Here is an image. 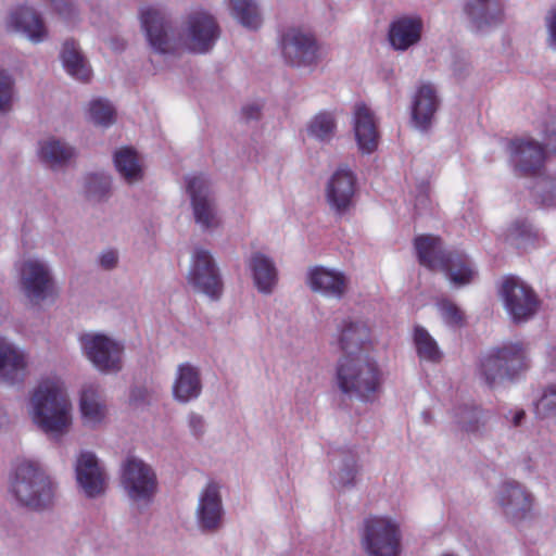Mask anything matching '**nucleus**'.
Returning a JSON list of instances; mask_svg holds the SVG:
<instances>
[{
	"label": "nucleus",
	"instance_id": "1",
	"mask_svg": "<svg viewBox=\"0 0 556 556\" xmlns=\"http://www.w3.org/2000/svg\"><path fill=\"white\" fill-rule=\"evenodd\" d=\"M139 17L149 46L160 54L180 51L204 54L220 36L215 17L203 10L188 13L178 30L173 28L169 14L162 8L142 7Z\"/></svg>",
	"mask_w": 556,
	"mask_h": 556
},
{
	"label": "nucleus",
	"instance_id": "2",
	"mask_svg": "<svg viewBox=\"0 0 556 556\" xmlns=\"http://www.w3.org/2000/svg\"><path fill=\"white\" fill-rule=\"evenodd\" d=\"M27 416L51 441H61L73 427V404L64 382L55 377L41 379L29 390Z\"/></svg>",
	"mask_w": 556,
	"mask_h": 556
},
{
	"label": "nucleus",
	"instance_id": "3",
	"mask_svg": "<svg viewBox=\"0 0 556 556\" xmlns=\"http://www.w3.org/2000/svg\"><path fill=\"white\" fill-rule=\"evenodd\" d=\"M12 492L20 504L41 510L52 504L54 486L39 463L23 460L16 466Z\"/></svg>",
	"mask_w": 556,
	"mask_h": 556
},
{
	"label": "nucleus",
	"instance_id": "4",
	"mask_svg": "<svg viewBox=\"0 0 556 556\" xmlns=\"http://www.w3.org/2000/svg\"><path fill=\"white\" fill-rule=\"evenodd\" d=\"M337 384L344 394L367 400L379 386L375 362L364 354L343 355L337 367Z\"/></svg>",
	"mask_w": 556,
	"mask_h": 556
},
{
	"label": "nucleus",
	"instance_id": "5",
	"mask_svg": "<svg viewBox=\"0 0 556 556\" xmlns=\"http://www.w3.org/2000/svg\"><path fill=\"white\" fill-rule=\"evenodd\" d=\"M419 263L430 270L444 271L451 283L464 287L471 283L478 271L465 254L447 251L442 245H417Z\"/></svg>",
	"mask_w": 556,
	"mask_h": 556
},
{
	"label": "nucleus",
	"instance_id": "6",
	"mask_svg": "<svg viewBox=\"0 0 556 556\" xmlns=\"http://www.w3.org/2000/svg\"><path fill=\"white\" fill-rule=\"evenodd\" d=\"M527 367V350L523 344L507 342L481 359L479 374L485 384L493 388L506 379L515 378Z\"/></svg>",
	"mask_w": 556,
	"mask_h": 556
},
{
	"label": "nucleus",
	"instance_id": "7",
	"mask_svg": "<svg viewBox=\"0 0 556 556\" xmlns=\"http://www.w3.org/2000/svg\"><path fill=\"white\" fill-rule=\"evenodd\" d=\"M18 289L33 305H39L53 295L54 278L49 263L38 256L23 257L16 265Z\"/></svg>",
	"mask_w": 556,
	"mask_h": 556
},
{
	"label": "nucleus",
	"instance_id": "8",
	"mask_svg": "<svg viewBox=\"0 0 556 556\" xmlns=\"http://www.w3.org/2000/svg\"><path fill=\"white\" fill-rule=\"evenodd\" d=\"M359 541L367 556H399L401 531L390 518L369 516L363 521Z\"/></svg>",
	"mask_w": 556,
	"mask_h": 556
},
{
	"label": "nucleus",
	"instance_id": "9",
	"mask_svg": "<svg viewBox=\"0 0 556 556\" xmlns=\"http://www.w3.org/2000/svg\"><path fill=\"white\" fill-rule=\"evenodd\" d=\"M186 280L194 292L211 300H218L223 294L224 282L219 267L211 251L203 245L192 250Z\"/></svg>",
	"mask_w": 556,
	"mask_h": 556
},
{
	"label": "nucleus",
	"instance_id": "10",
	"mask_svg": "<svg viewBox=\"0 0 556 556\" xmlns=\"http://www.w3.org/2000/svg\"><path fill=\"white\" fill-rule=\"evenodd\" d=\"M121 485L128 498L146 507L157 491V479L152 467L136 456H128L121 467Z\"/></svg>",
	"mask_w": 556,
	"mask_h": 556
},
{
	"label": "nucleus",
	"instance_id": "11",
	"mask_svg": "<svg viewBox=\"0 0 556 556\" xmlns=\"http://www.w3.org/2000/svg\"><path fill=\"white\" fill-rule=\"evenodd\" d=\"M500 295L515 324L528 321L538 312L540 301L535 292L518 277H506L502 282Z\"/></svg>",
	"mask_w": 556,
	"mask_h": 556
},
{
	"label": "nucleus",
	"instance_id": "12",
	"mask_svg": "<svg viewBox=\"0 0 556 556\" xmlns=\"http://www.w3.org/2000/svg\"><path fill=\"white\" fill-rule=\"evenodd\" d=\"M86 357L104 374H115L123 368L124 345L104 334L88 333L81 337Z\"/></svg>",
	"mask_w": 556,
	"mask_h": 556
},
{
	"label": "nucleus",
	"instance_id": "13",
	"mask_svg": "<svg viewBox=\"0 0 556 556\" xmlns=\"http://www.w3.org/2000/svg\"><path fill=\"white\" fill-rule=\"evenodd\" d=\"M281 55L293 67H307L317 64L319 45L315 36L301 28L291 27L280 38Z\"/></svg>",
	"mask_w": 556,
	"mask_h": 556
},
{
	"label": "nucleus",
	"instance_id": "14",
	"mask_svg": "<svg viewBox=\"0 0 556 556\" xmlns=\"http://www.w3.org/2000/svg\"><path fill=\"white\" fill-rule=\"evenodd\" d=\"M185 180L195 223L204 230L216 228L219 225V219L214 199L210 193L208 180L203 176H187Z\"/></svg>",
	"mask_w": 556,
	"mask_h": 556
},
{
	"label": "nucleus",
	"instance_id": "15",
	"mask_svg": "<svg viewBox=\"0 0 556 556\" xmlns=\"http://www.w3.org/2000/svg\"><path fill=\"white\" fill-rule=\"evenodd\" d=\"M29 374V355L21 345L0 337V383L22 384Z\"/></svg>",
	"mask_w": 556,
	"mask_h": 556
},
{
	"label": "nucleus",
	"instance_id": "16",
	"mask_svg": "<svg viewBox=\"0 0 556 556\" xmlns=\"http://www.w3.org/2000/svg\"><path fill=\"white\" fill-rule=\"evenodd\" d=\"M497 504L511 522H520L529 517L532 505V494L517 481H505L497 493Z\"/></svg>",
	"mask_w": 556,
	"mask_h": 556
},
{
	"label": "nucleus",
	"instance_id": "17",
	"mask_svg": "<svg viewBox=\"0 0 556 556\" xmlns=\"http://www.w3.org/2000/svg\"><path fill=\"white\" fill-rule=\"evenodd\" d=\"M195 517L199 529L204 533H215L222 529L224 508L217 483L210 482L200 493Z\"/></svg>",
	"mask_w": 556,
	"mask_h": 556
},
{
	"label": "nucleus",
	"instance_id": "18",
	"mask_svg": "<svg viewBox=\"0 0 556 556\" xmlns=\"http://www.w3.org/2000/svg\"><path fill=\"white\" fill-rule=\"evenodd\" d=\"M356 177L346 167H339L326 186V200L330 208L338 215L348 213L353 206Z\"/></svg>",
	"mask_w": 556,
	"mask_h": 556
},
{
	"label": "nucleus",
	"instance_id": "19",
	"mask_svg": "<svg viewBox=\"0 0 556 556\" xmlns=\"http://www.w3.org/2000/svg\"><path fill=\"white\" fill-rule=\"evenodd\" d=\"M78 485L88 497H97L104 493L106 476L104 468L92 452H81L75 464Z\"/></svg>",
	"mask_w": 556,
	"mask_h": 556
},
{
	"label": "nucleus",
	"instance_id": "20",
	"mask_svg": "<svg viewBox=\"0 0 556 556\" xmlns=\"http://www.w3.org/2000/svg\"><path fill=\"white\" fill-rule=\"evenodd\" d=\"M306 281L313 292L334 300L344 298L350 286V279L343 271L324 266L311 267Z\"/></svg>",
	"mask_w": 556,
	"mask_h": 556
},
{
	"label": "nucleus",
	"instance_id": "21",
	"mask_svg": "<svg viewBox=\"0 0 556 556\" xmlns=\"http://www.w3.org/2000/svg\"><path fill=\"white\" fill-rule=\"evenodd\" d=\"M511 163L521 176L539 175L543 168V147L532 139H515L509 143Z\"/></svg>",
	"mask_w": 556,
	"mask_h": 556
},
{
	"label": "nucleus",
	"instance_id": "22",
	"mask_svg": "<svg viewBox=\"0 0 556 556\" xmlns=\"http://www.w3.org/2000/svg\"><path fill=\"white\" fill-rule=\"evenodd\" d=\"M439 104L440 100L433 85L426 83L417 89L412 103V122L418 130H429Z\"/></svg>",
	"mask_w": 556,
	"mask_h": 556
},
{
	"label": "nucleus",
	"instance_id": "23",
	"mask_svg": "<svg viewBox=\"0 0 556 556\" xmlns=\"http://www.w3.org/2000/svg\"><path fill=\"white\" fill-rule=\"evenodd\" d=\"M8 27L26 36L31 42L38 43L47 39L48 29L41 16L31 8L21 7L12 11Z\"/></svg>",
	"mask_w": 556,
	"mask_h": 556
},
{
	"label": "nucleus",
	"instance_id": "24",
	"mask_svg": "<svg viewBox=\"0 0 556 556\" xmlns=\"http://www.w3.org/2000/svg\"><path fill=\"white\" fill-rule=\"evenodd\" d=\"M83 422L86 427L97 428L106 418V405L98 386H84L79 402Z\"/></svg>",
	"mask_w": 556,
	"mask_h": 556
},
{
	"label": "nucleus",
	"instance_id": "25",
	"mask_svg": "<svg viewBox=\"0 0 556 556\" xmlns=\"http://www.w3.org/2000/svg\"><path fill=\"white\" fill-rule=\"evenodd\" d=\"M354 132L358 148L364 153H371L378 147L379 134L374 114L365 104H356L354 111Z\"/></svg>",
	"mask_w": 556,
	"mask_h": 556
},
{
	"label": "nucleus",
	"instance_id": "26",
	"mask_svg": "<svg viewBox=\"0 0 556 556\" xmlns=\"http://www.w3.org/2000/svg\"><path fill=\"white\" fill-rule=\"evenodd\" d=\"M201 392L202 381L199 368L189 363L180 364L173 383L174 399L180 403H187L199 397Z\"/></svg>",
	"mask_w": 556,
	"mask_h": 556
},
{
	"label": "nucleus",
	"instance_id": "27",
	"mask_svg": "<svg viewBox=\"0 0 556 556\" xmlns=\"http://www.w3.org/2000/svg\"><path fill=\"white\" fill-rule=\"evenodd\" d=\"M490 418L491 413L476 404L460 405L454 412L455 426L467 435H482Z\"/></svg>",
	"mask_w": 556,
	"mask_h": 556
},
{
	"label": "nucleus",
	"instance_id": "28",
	"mask_svg": "<svg viewBox=\"0 0 556 556\" xmlns=\"http://www.w3.org/2000/svg\"><path fill=\"white\" fill-rule=\"evenodd\" d=\"M503 10V0H466L464 7V12L477 29L501 22Z\"/></svg>",
	"mask_w": 556,
	"mask_h": 556
},
{
	"label": "nucleus",
	"instance_id": "29",
	"mask_svg": "<svg viewBox=\"0 0 556 556\" xmlns=\"http://www.w3.org/2000/svg\"><path fill=\"white\" fill-rule=\"evenodd\" d=\"M75 156V149L60 139L48 138L39 142L38 157L45 166L52 170L67 166Z\"/></svg>",
	"mask_w": 556,
	"mask_h": 556
},
{
	"label": "nucleus",
	"instance_id": "30",
	"mask_svg": "<svg viewBox=\"0 0 556 556\" xmlns=\"http://www.w3.org/2000/svg\"><path fill=\"white\" fill-rule=\"evenodd\" d=\"M60 56L65 71L72 77L84 83L89 81L91 67L75 40L67 39L64 41Z\"/></svg>",
	"mask_w": 556,
	"mask_h": 556
},
{
	"label": "nucleus",
	"instance_id": "31",
	"mask_svg": "<svg viewBox=\"0 0 556 556\" xmlns=\"http://www.w3.org/2000/svg\"><path fill=\"white\" fill-rule=\"evenodd\" d=\"M422 23L420 18L403 17L391 25L389 39L396 50H406L420 39Z\"/></svg>",
	"mask_w": 556,
	"mask_h": 556
},
{
	"label": "nucleus",
	"instance_id": "32",
	"mask_svg": "<svg viewBox=\"0 0 556 556\" xmlns=\"http://www.w3.org/2000/svg\"><path fill=\"white\" fill-rule=\"evenodd\" d=\"M250 268L258 291L265 294L271 293L278 281V271L274 262L266 255L257 253L251 257Z\"/></svg>",
	"mask_w": 556,
	"mask_h": 556
},
{
	"label": "nucleus",
	"instance_id": "33",
	"mask_svg": "<svg viewBox=\"0 0 556 556\" xmlns=\"http://www.w3.org/2000/svg\"><path fill=\"white\" fill-rule=\"evenodd\" d=\"M369 339V328L363 321L346 320L341 328L339 343L344 355H357Z\"/></svg>",
	"mask_w": 556,
	"mask_h": 556
},
{
	"label": "nucleus",
	"instance_id": "34",
	"mask_svg": "<svg viewBox=\"0 0 556 556\" xmlns=\"http://www.w3.org/2000/svg\"><path fill=\"white\" fill-rule=\"evenodd\" d=\"M359 471L358 459L355 454H341L334 466L332 484L338 490L350 489L355 485L356 476Z\"/></svg>",
	"mask_w": 556,
	"mask_h": 556
},
{
	"label": "nucleus",
	"instance_id": "35",
	"mask_svg": "<svg viewBox=\"0 0 556 556\" xmlns=\"http://www.w3.org/2000/svg\"><path fill=\"white\" fill-rule=\"evenodd\" d=\"M114 164L119 175L128 182L135 184L143 177L142 168L135 150L123 148L115 152Z\"/></svg>",
	"mask_w": 556,
	"mask_h": 556
},
{
	"label": "nucleus",
	"instance_id": "36",
	"mask_svg": "<svg viewBox=\"0 0 556 556\" xmlns=\"http://www.w3.org/2000/svg\"><path fill=\"white\" fill-rule=\"evenodd\" d=\"M112 193V178L105 173H91L84 178V195L92 203L106 201Z\"/></svg>",
	"mask_w": 556,
	"mask_h": 556
},
{
	"label": "nucleus",
	"instance_id": "37",
	"mask_svg": "<svg viewBox=\"0 0 556 556\" xmlns=\"http://www.w3.org/2000/svg\"><path fill=\"white\" fill-rule=\"evenodd\" d=\"M232 16L244 27L256 29L262 18L255 0H230Z\"/></svg>",
	"mask_w": 556,
	"mask_h": 556
},
{
	"label": "nucleus",
	"instance_id": "38",
	"mask_svg": "<svg viewBox=\"0 0 556 556\" xmlns=\"http://www.w3.org/2000/svg\"><path fill=\"white\" fill-rule=\"evenodd\" d=\"M414 343L416 346L417 354L421 359L433 363L440 362L442 353L439 350L435 340L424 327H415Z\"/></svg>",
	"mask_w": 556,
	"mask_h": 556
},
{
	"label": "nucleus",
	"instance_id": "39",
	"mask_svg": "<svg viewBox=\"0 0 556 556\" xmlns=\"http://www.w3.org/2000/svg\"><path fill=\"white\" fill-rule=\"evenodd\" d=\"M336 130V122L330 113L316 115L308 126V134L320 141H329Z\"/></svg>",
	"mask_w": 556,
	"mask_h": 556
},
{
	"label": "nucleus",
	"instance_id": "40",
	"mask_svg": "<svg viewBox=\"0 0 556 556\" xmlns=\"http://www.w3.org/2000/svg\"><path fill=\"white\" fill-rule=\"evenodd\" d=\"M89 114L91 121L104 127L113 124L115 121V110L109 101L98 99L90 103Z\"/></svg>",
	"mask_w": 556,
	"mask_h": 556
},
{
	"label": "nucleus",
	"instance_id": "41",
	"mask_svg": "<svg viewBox=\"0 0 556 556\" xmlns=\"http://www.w3.org/2000/svg\"><path fill=\"white\" fill-rule=\"evenodd\" d=\"M507 240L510 241H539L541 240L540 233L533 226L527 222H516L508 229Z\"/></svg>",
	"mask_w": 556,
	"mask_h": 556
},
{
	"label": "nucleus",
	"instance_id": "42",
	"mask_svg": "<svg viewBox=\"0 0 556 556\" xmlns=\"http://www.w3.org/2000/svg\"><path fill=\"white\" fill-rule=\"evenodd\" d=\"M14 80L12 76L0 71V114H5L12 109Z\"/></svg>",
	"mask_w": 556,
	"mask_h": 556
},
{
	"label": "nucleus",
	"instance_id": "43",
	"mask_svg": "<svg viewBox=\"0 0 556 556\" xmlns=\"http://www.w3.org/2000/svg\"><path fill=\"white\" fill-rule=\"evenodd\" d=\"M535 414L539 418H549L556 416V389L548 388L544 390L541 397L535 403Z\"/></svg>",
	"mask_w": 556,
	"mask_h": 556
},
{
	"label": "nucleus",
	"instance_id": "44",
	"mask_svg": "<svg viewBox=\"0 0 556 556\" xmlns=\"http://www.w3.org/2000/svg\"><path fill=\"white\" fill-rule=\"evenodd\" d=\"M440 313L444 321L450 326H459L463 323V312L455 303L448 300H442L438 304Z\"/></svg>",
	"mask_w": 556,
	"mask_h": 556
},
{
	"label": "nucleus",
	"instance_id": "45",
	"mask_svg": "<svg viewBox=\"0 0 556 556\" xmlns=\"http://www.w3.org/2000/svg\"><path fill=\"white\" fill-rule=\"evenodd\" d=\"M535 193L543 205L552 206L556 203V182L551 179H542L535 186Z\"/></svg>",
	"mask_w": 556,
	"mask_h": 556
},
{
	"label": "nucleus",
	"instance_id": "46",
	"mask_svg": "<svg viewBox=\"0 0 556 556\" xmlns=\"http://www.w3.org/2000/svg\"><path fill=\"white\" fill-rule=\"evenodd\" d=\"M56 13L65 21L72 22L78 15L74 0H50Z\"/></svg>",
	"mask_w": 556,
	"mask_h": 556
},
{
	"label": "nucleus",
	"instance_id": "47",
	"mask_svg": "<svg viewBox=\"0 0 556 556\" xmlns=\"http://www.w3.org/2000/svg\"><path fill=\"white\" fill-rule=\"evenodd\" d=\"M118 251L113 248L104 249L98 257L99 265L104 270L114 269L118 264Z\"/></svg>",
	"mask_w": 556,
	"mask_h": 556
},
{
	"label": "nucleus",
	"instance_id": "48",
	"mask_svg": "<svg viewBox=\"0 0 556 556\" xmlns=\"http://www.w3.org/2000/svg\"><path fill=\"white\" fill-rule=\"evenodd\" d=\"M188 425L193 435L200 437L205 431V421L201 415L190 414L188 417Z\"/></svg>",
	"mask_w": 556,
	"mask_h": 556
},
{
	"label": "nucleus",
	"instance_id": "49",
	"mask_svg": "<svg viewBox=\"0 0 556 556\" xmlns=\"http://www.w3.org/2000/svg\"><path fill=\"white\" fill-rule=\"evenodd\" d=\"M546 22L549 35V45L552 48L556 49V9L548 12Z\"/></svg>",
	"mask_w": 556,
	"mask_h": 556
},
{
	"label": "nucleus",
	"instance_id": "50",
	"mask_svg": "<svg viewBox=\"0 0 556 556\" xmlns=\"http://www.w3.org/2000/svg\"><path fill=\"white\" fill-rule=\"evenodd\" d=\"M261 111L262 109L258 104H248L242 108V116L247 122L257 121L261 117Z\"/></svg>",
	"mask_w": 556,
	"mask_h": 556
},
{
	"label": "nucleus",
	"instance_id": "51",
	"mask_svg": "<svg viewBox=\"0 0 556 556\" xmlns=\"http://www.w3.org/2000/svg\"><path fill=\"white\" fill-rule=\"evenodd\" d=\"M545 147L549 152L556 153V129L545 130Z\"/></svg>",
	"mask_w": 556,
	"mask_h": 556
},
{
	"label": "nucleus",
	"instance_id": "52",
	"mask_svg": "<svg viewBox=\"0 0 556 556\" xmlns=\"http://www.w3.org/2000/svg\"><path fill=\"white\" fill-rule=\"evenodd\" d=\"M130 399L136 402H147L149 392L146 388H134L131 390Z\"/></svg>",
	"mask_w": 556,
	"mask_h": 556
},
{
	"label": "nucleus",
	"instance_id": "53",
	"mask_svg": "<svg viewBox=\"0 0 556 556\" xmlns=\"http://www.w3.org/2000/svg\"><path fill=\"white\" fill-rule=\"evenodd\" d=\"M419 189L420 190H419V194L417 195V203L426 206V204L428 202L429 186H428V184H422V185H420Z\"/></svg>",
	"mask_w": 556,
	"mask_h": 556
},
{
	"label": "nucleus",
	"instance_id": "54",
	"mask_svg": "<svg viewBox=\"0 0 556 556\" xmlns=\"http://www.w3.org/2000/svg\"><path fill=\"white\" fill-rule=\"evenodd\" d=\"M440 242V238L433 236V235H420V236H417L415 239H414V243H418V244H421V243H439Z\"/></svg>",
	"mask_w": 556,
	"mask_h": 556
},
{
	"label": "nucleus",
	"instance_id": "55",
	"mask_svg": "<svg viewBox=\"0 0 556 556\" xmlns=\"http://www.w3.org/2000/svg\"><path fill=\"white\" fill-rule=\"evenodd\" d=\"M509 414H511L510 422L515 427L520 426L522 424L523 419L526 418V413H525L523 409H518L516 412H510Z\"/></svg>",
	"mask_w": 556,
	"mask_h": 556
},
{
	"label": "nucleus",
	"instance_id": "56",
	"mask_svg": "<svg viewBox=\"0 0 556 556\" xmlns=\"http://www.w3.org/2000/svg\"><path fill=\"white\" fill-rule=\"evenodd\" d=\"M9 424V417L5 409L0 406V429L4 428Z\"/></svg>",
	"mask_w": 556,
	"mask_h": 556
}]
</instances>
